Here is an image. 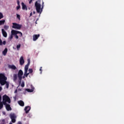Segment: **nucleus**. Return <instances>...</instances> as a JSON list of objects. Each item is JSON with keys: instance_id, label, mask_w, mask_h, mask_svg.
I'll list each match as a JSON object with an SVG mask.
<instances>
[{"instance_id": "obj_46", "label": "nucleus", "mask_w": 124, "mask_h": 124, "mask_svg": "<svg viewBox=\"0 0 124 124\" xmlns=\"http://www.w3.org/2000/svg\"><path fill=\"white\" fill-rule=\"evenodd\" d=\"M36 24H37V23L36 22Z\"/></svg>"}, {"instance_id": "obj_25", "label": "nucleus", "mask_w": 124, "mask_h": 124, "mask_svg": "<svg viewBox=\"0 0 124 124\" xmlns=\"http://www.w3.org/2000/svg\"><path fill=\"white\" fill-rule=\"evenodd\" d=\"M21 48V44H19L18 45L16 46V49L17 50H19V49Z\"/></svg>"}, {"instance_id": "obj_32", "label": "nucleus", "mask_w": 124, "mask_h": 124, "mask_svg": "<svg viewBox=\"0 0 124 124\" xmlns=\"http://www.w3.org/2000/svg\"><path fill=\"white\" fill-rule=\"evenodd\" d=\"M0 46H2V40L0 39Z\"/></svg>"}, {"instance_id": "obj_9", "label": "nucleus", "mask_w": 124, "mask_h": 124, "mask_svg": "<svg viewBox=\"0 0 124 124\" xmlns=\"http://www.w3.org/2000/svg\"><path fill=\"white\" fill-rule=\"evenodd\" d=\"M19 62L20 65H23L24 63H25V61L24 60V57L23 56H21L19 59Z\"/></svg>"}, {"instance_id": "obj_11", "label": "nucleus", "mask_w": 124, "mask_h": 124, "mask_svg": "<svg viewBox=\"0 0 124 124\" xmlns=\"http://www.w3.org/2000/svg\"><path fill=\"white\" fill-rule=\"evenodd\" d=\"M1 31H2V34L3 36L4 37H7V33L6 32V31H5L4 29H1Z\"/></svg>"}, {"instance_id": "obj_14", "label": "nucleus", "mask_w": 124, "mask_h": 124, "mask_svg": "<svg viewBox=\"0 0 124 124\" xmlns=\"http://www.w3.org/2000/svg\"><path fill=\"white\" fill-rule=\"evenodd\" d=\"M9 68H11V69H13L14 70H16L17 69V67L15 66L14 65H9Z\"/></svg>"}, {"instance_id": "obj_26", "label": "nucleus", "mask_w": 124, "mask_h": 124, "mask_svg": "<svg viewBox=\"0 0 124 124\" xmlns=\"http://www.w3.org/2000/svg\"><path fill=\"white\" fill-rule=\"evenodd\" d=\"M21 86L22 87V88H24V87H25V82L24 81L22 82Z\"/></svg>"}, {"instance_id": "obj_12", "label": "nucleus", "mask_w": 124, "mask_h": 124, "mask_svg": "<svg viewBox=\"0 0 124 124\" xmlns=\"http://www.w3.org/2000/svg\"><path fill=\"white\" fill-rule=\"evenodd\" d=\"M4 105H5V107L7 111H11V110H12V109L11 108V107H10V105L6 103V104Z\"/></svg>"}, {"instance_id": "obj_10", "label": "nucleus", "mask_w": 124, "mask_h": 124, "mask_svg": "<svg viewBox=\"0 0 124 124\" xmlns=\"http://www.w3.org/2000/svg\"><path fill=\"white\" fill-rule=\"evenodd\" d=\"M39 36H40V34H35V35H33V41H36V40H37V39H38V37H39Z\"/></svg>"}, {"instance_id": "obj_13", "label": "nucleus", "mask_w": 124, "mask_h": 124, "mask_svg": "<svg viewBox=\"0 0 124 124\" xmlns=\"http://www.w3.org/2000/svg\"><path fill=\"white\" fill-rule=\"evenodd\" d=\"M24 110H25L26 114H28V113H29V112H30V110H31V107H25Z\"/></svg>"}, {"instance_id": "obj_34", "label": "nucleus", "mask_w": 124, "mask_h": 124, "mask_svg": "<svg viewBox=\"0 0 124 124\" xmlns=\"http://www.w3.org/2000/svg\"><path fill=\"white\" fill-rule=\"evenodd\" d=\"M40 71H41L40 72V74H41L42 73V67H41L40 68Z\"/></svg>"}, {"instance_id": "obj_29", "label": "nucleus", "mask_w": 124, "mask_h": 124, "mask_svg": "<svg viewBox=\"0 0 124 124\" xmlns=\"http://www.w3.org/2000/svg\"><path fill=\"white\" fill-rule=\"evenodd\" d=\"M16 18L18 19V20H21V18L20 17V15L16 14Z\"/></svg>"}, {"instance_id": "obj_22", "label": "nucleus", "mask_w": 124, "mask_h": 124, "mask_svg": "<svg viewBox=\"0 0 124 124\" xmlns=\"http://www.w3.org/2000/svg\"><path fill=\"white\" fill-rule=\"evenodd\" d=\"M4 23H5V20H0V26H1V25H4Z\"/></svg>"}, {"instance_id": "obj_21", "label": "nucleus", "mask_w": 124, "mask_h": 124, "mask_svg": "<svg viewBox=\"0 0 124 124\" xmlns=\"http://www.w3.org/2000/svg\"><path fill=\"white\" fill-rule=\"evenodd\" d=\"M13 80L14 81H16L17 80V74H14Z\"/></svg>"}, {"instance_id": "obj_20", "label": "nucleus", "mask_w": 124, "mask_h": 124, "mask_svg": "<svg viewBox=\"0 0 124 124\" xmlns=\"http://www.w3.org/2000/svg\"><path fill=\"white\" fill-rule=\"evenodd\" d=\"M34 90V88L31 89H26V91H27V92H28V93H32V92H33Z\"/></svg>"}, {"instance_id": "obj_4", "label": "nucleus", "mask_w": 124, "mask_h": 124, "mask_svg": "<svg viewBox=\"0 0 124 124\" xmlns=\"http://www.w3.org/2000/svg\"><path fill=\"white\" fill-rule=\"evenodd\" d=\"M28 63L27 65H25L24 68V76L26 78L28 77V75L27 74L28 73V70H29V66H30V64H31V61L30 59L28 60Z\"/></svg>"}, {"instance_id": "obj_5", "label": "nucleus", "mask_w": 124, "mask_h": 124, "mask_svg": "<svg viewBox=\"0 0 124 124\" xmlns=\"http://www.w3.org/2000/svg\"><path fill=\"white\" fill-rule=\"evenodd\" d=\"M24 73L22 70H19L17 73V78H18V82L19 84H21L22 82V77L23 76Z\"/></svg>"}, {"instance_id": "obj_28", "label": "nucleus", "mask_w": 124, "mask_h": 124, "mask_svg": "<svg viewBox=\"0 0 124 124\" xmlns=\"http://www.w3.org/2000/svg\"><path fill=\"white\" fill-rule=\"evenodd\" d=\"M2 18H3V15H2V13L0 12V20L2 19Z\"/></svg>"}, {"instance_id": "obj_19", "label": "nucleus", "mask_w": 124, "mask_h": 124, "mask_svg": "<svg viewBox=\"0 0 124 124\" xmlns=\"http://www.w3.org/2000/svg\"><path fill=\"white\" fill-rule=\"evenodd\" d=\"M16 31L17 32V34H19L18 36L19 37H22L23 36V33H22L21 31Z\"/></svg>"}, {"instance_id": "obj_33", "label": "nucleus", "mask_w": 124, "mask_h": 124, "mask_svg": "<svg viewBox=\"0 0 124 124\" xmlns=\"http://www.w3.org/2000/svg\"><path fill=\"white\" fill-rule=\"evenodd\" d=\"M5 44H6V41H4L2 42V45H5Z\"/></svg>"}, {"instance_id": "obj_37", "label": "nucleus", "mask_w": 124, "mask_h": 124, "mask_svg": "<svg viewBox=\"0 0 124 124\" xmlns=\"http://www.w3.org/2000/svg\"><path fill=\"white\" fill-rule=\"evenodd\" d=\"M1 91H2V87L0 86V92H1Z\"/></svg>"}, {"instance_id": "obj_1", "label": "nucleus", "mask_w": 124, "mask_h": 124, "mask_svg": "<svg viewBox=\"0 0 124 124\" xmlns=\"http://www.w3.org/2000/svg\"><path fill=\"white\" fill-rule=\"evenodd\" d=\"M35 7L36 8V10L37 13H42V9L43 7H44V2L42 3V9H41V4L40 3H38V1H37L35 2Z\"/></svg>"}, {"instance_id": "obj_2", "label": "nucleus", "mask_w": 124, "mask_h": 124, "mask_svg": "<svg viewBox=\"0 0 124 124\" xmlns=\"http://www.w3.org/2000/svg\"><path fill=\"white\" fill-rule=\"evenodd\" d=\"M18 32L16 31V30H13L11 31V34L9 37V40H12V38H13V35L15 36V37L16 39H19V36L17 35V33Z\"/></svg>"}, {"instance_id": "obj_39", "label": "nucleus", "mask_w": 124, "mask_h": 124, "mask_svg": "<svg viewBox=\"0 0 124 124\" xmlns=\"http://www.w3.org/2000/svg\"><path fill=\"white\" fill-rule=\"evenodd\" d=\"M17 93V90H16L15 91V93Z\"/></svg>"}, {"instance_id": "obj_41", "label": "nucleus", "mask_w": 124, "mask_h": 124, "mask_svg": "<svg viewBox=\"0 0 124 124\" xmlns=\"http://www.w3.org/2000/svg\"><path fill=\"white\" fill-rule=\"evenodd\" d=\"M0 102H1V96L0 95Z\"/></svg>"}, {"instance_id": "obj_27", "label": "nucleus", "mask_w": 124, "mask_h": 124, "mask_svg": "<svg viewBox=\"0 0 124 124\" xmlns=\"http://www.w3.org/2000/svg\"><path fill=\"white\" fill-rule=\"evenodd\" d=\"M5 84H6V88H7V89H8V88H9V83H8V82L7 81Z\"/></svg>"}, {"instance_id": "obj_18", "label": "nucleus", "mask_w": 124, "mask_h": 124, "mask_svg": "<svg viewBox=\"0 0 124 124\" xmlns=\"http://www.w3.org/2000/svg\"><path fill=\"white\" fill-rule=\"evenodd\" d=\"M7 51H8V49H7V48H5L2 51V54L3 56H6V54H7Z\"/></svg>"}, {"instance_id": "obj_45", "label": "nucleus", "mask_w": 124, "mask_h": 124, "mask_svg": "<svg viewBox=\"0 0 124 124\" xmlns=\"http://www.w3.org/2000/svg\"><path fill=\"white\" fill-rule=\"evenodd\" d=\"M3 122H4V120H3Z\"/></svg>"}, {"instance_id": "obj_8", "label": "nucleus", "mask_w": 124, "mask_h": 124, "mask_svg": "<svg viewBox=\"0 0 124 124\" xmlns=\"http://www.w3.org/2000/svg\"><path fill=\"white\" fill-rule=\"evenodd\" d=\"M1 80H7V78L5 77L4 74L0 73V81Z\"/></svg>"}, {"instance_id": "obj_16", "label": "nucleus", "mask_w": 124, "mask_h": 124, "mask_svg": "<svg viewBox=\"0 0 124 124\" xmlns=\"http://www.w3.org/2000/svg\"><path fill=\"white\" fill-rule=\"evenodd\" d=\"M21 5L22 6V9L23 10H28V8H27V6L25 4L24 2L21 3Z\"/></svg>"}, {"instance_id": "obj_24", "label": "nucleus", "mask_w": 124, "mask_h": 124, "mask_svg": "<svg viewBox=\"0 0 124 124\" xmlns=\"http://www.w3.org/2000/svg\"><path fill=\"white\" fill-rule=\"evenodd\" d=\"M9 28V26H6V25H4V30H5L6 31H7V30H8V28Z\"/></svg>"}, {"instance_id": "obj_7", "label": "nucleus", "mask_w": 124, "mask_h": 124, "mask_svg": "<svg viewBox=\"0 0 124 124\" xmlns=\"http://www.w3.org/2000/svg\"><path fill=\"white\" fill-rule=\"evenodd\" d=\"M10 117V119L12 120V123H16V116H15V114H11Z\"/></svg>"}, {"instance_id": "obj_31", "label": "nucleus", "mask_w": 124, "mask_h": 124, "mask_svg": "<svg viewBox=\"0 0 124 124\" xmlns=\"http://www.w3.org/2000/svg\"><path fill=\"white\" fill-rule=\"evenodd\" d=\"M21 6L20 5H18L17 6H16V10H19V9H20Z\"/></svg>"}, {"instance_id": "obj_40", "label": "nucleus", "mask_w": 124, "mask_h": 124, "mask_svg": "<svg viewBox=\"0 0 124 124\" xmlns=\"http://www.w3.org/2000/svg\"><path fill=\"white\" fill-rule=\"evenodd\" d=\"M25 77H26L25 76L22 77V78H23V79H25Z\"/></svg>"}, {"instance_id": "obj_38", "label": "nucleus", "mask_w": 124, "mask_h": 124, "mask_svg": "<svg viewBox=\"0 0 124 124\" xmlns=\"http://www.w3.org/2000/svg\"><path fill=\"white\" fill-rule=\"evenodd\" d=\"M31 2H32V0H30L29 3L31 4Z\"/></svg>"}, {"instance_id": "obj_30", "label": "nucleus", "mask_w": 124, "mask_h": 124, "mask_svg": "<svg viewBox=\"0 0 124 124\" xmlns=\"http://www.w3.org/2000/svg\"><path fill=\"white\" fill-rule=\"evenodd\" d=\"M29 72L31 74L33 72V71L32 70V69H29L28 70Z\"/></svg>"}, {"instance_id": "obj_6", "label": "nucleus", "mask_w": 124, "mask_h": 124, "mask_svg": "<svg viewBox=\"0 0 124 124\" xmlns=\"http://www.w3.org/2000/svg\"><path fill=\"white\" fill-rule=\"evenodd\" d=\"M13 29H16V30H21L22 28V25L16 23H13Z\"/></svg>"}, {"instance_id": "obj_23", "label": "nucleus", "mask_w": 124, "mask_h": 124, "mask_svg": "<svg viewBox=\"0 0 124 124\" xmlns=\"http://www.w3.org/2000/svg\"><path fill=\"white\" fill-rule=\"evenodd\" d=\"M3 108V104L2 102H0V110H1L2 108Z\"/></svg>"}, {"instance_id": "obj_17", "label": "nucleus", "mask_w": 124, "mask_h": 124, "mask_svg": "<svg viewBox=\"0 0 124 124\" xmlns=\"http://www.w3.org/2000/svg\"><path fill=\"white\" fill-rule=\"evenodd\" d=\"M18 104H19V105H20V106L23 107V106H25V103L22 100L18 101Z\"/></svg>"}, {"instance_id": "obj_35", "label": "nucleus", "mask_w": 124, "mask_h": 124, "mask_svg": "<svg viewBox=\"0 0 124 124\" xmlns=\"http://www.w3.org/2000/svg\"><path fill=\"white\" fill-rule=\"evenodd\" d=\"M17 5H20V1L19 0H17Z\"/></svg>"}, {"instance_id": "obj_43", "label": "nucleus", "mask_w": 124, "mask_h": 124, "mask_svg": "<svg viewBox=\"0 0 124 124\" xmlns=\"http://www.w3.org/2000/svg\"><path fill=\"white\" fill-rule=\"evenodd\" d=\"M33 14H35V11H33Z\"/></svg>"}, {"instance_id": "obj_36", "label": "nucleus", "mask_w": 124, "mask_h": 124, "mask_svg": "<svg viewBox=\"0 0 124 124\" xmlns=\"http://www.w3.org/2000/svg\"><path fill=\"white\" fill-rule=\"evenodd\" d=\"M31 16H32V12H31L30 14V17H31Z\"/></svg>"}, {"instance_id": "obj_44", "label": "nucleus", "mask_w": 124, "mask_h": 124, "mask_svg": "<svg viewBox=\"0 0 124 124\" xmlns=\"http://www.w3.org/2000/svg\"><path fill=\"white\" fill-rule=\"evenodd\" d=\"M40 2V0H38V2Z\"/></svg>"}, {"instance_id": "obj_42", "label": "nucleus", "mask_w": 124, "mask_h": 124, "mask_svg": "<svg viewBox=\"0 0 124 124\" xmlns=\"http://www.w3.org/2000/svg\"><path fill=\"white\" fill-rule=\"evenodd\" d=\"M30 73H27V75H28V76H29V74H30Z\"/></svg>"}, {"instance_id": "obj_15", "label": "nucleus", "mask_w": 124, "mask_h": 124, "mask_svg": "<svg viewBox=\"0 0 124 124\" xmlns=\"http://www.w3.org/2000/svg\"><path fill=\"white\" fill-rule=\"evenodd\" d=\"M6 80L2 79L0 80V84L1 86H4L6 83Z\"/></svg>"}, {"instance_id": "obj_3", "label": "nucleus", "mask_w": 124, "mask_h": 124, "mask_svg": "<svg viewBox=\"0 0 124 124\" xmlns=\"http://www.w3.org/2000/svg\"><path fill=\"white\" fill-rule=\"evenodd\" d=\"M6 102H8V103H11V100L10 99V98L7 95L5 94L2 97V103L4 105H6Z\"/></svg>"}]
</instances>
